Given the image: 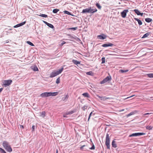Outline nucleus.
I'll list each match as a JSON object with an SVG mask.
<instances>
[{"instance_id": "nucleus-32", "label": "nucleus", "mask_w": 153, "mask_h": 153, "mask_svg": "<svg viewBox=\"0 0 153 153\" xmlns=\"http://www.w3.org/2000/svg\"><path fill=\"white\" fill-rule=\"evenodd\" d=\"M0 152L1 153H7L6 152L2 149L0 147Z\"/></svg>"}, {"instance_id": "nucleus-45", "label": "nucleus", "mask_w": 153, "mask_h": 153, "mask_svg": "<svg viewBox=\"0 0 153 153\" xmlns=\"http://www.w3.org/2000/svg\"><path fill=\"white\" fill-rule=\"evenodd\" d=\"M152 114V113H145V114H143V115L145 116L146 115H147L150 114Z\"/></svg>"}, {"instance_id": "nucleus-9", "label": "nucleus", "mask_w": 153, "mask_h": 153, "mask_svg": "<svg viewBox=\"0 0 153 153\" xmlns=\"http://www.w3.org/2000/svg\"><path fill=\"white\" fill-rule=\"evenodd\" d=\"M110 138L109 136V134L107 133L106 137V143H110Z\"/></svg>"}, {"instance_id": "nucleus-30", "label": "nucleus", "mask_w": 153, "mask_h": 153, "mask_svg": "<svg viewBox=\"0 0 153 153\" xmlns=\"http://www.w3.org/2000/svg\"><path fill=\"white\" fill-rule=\"evenodd\" d=\"M0 152L1 153H7L6 152L2 149L0 147Z\"/></svg>"}, {"instance_id": "nucleus-57", "label": "nucleus", "mask_w": 153, "mask_h": 153, "mask_svg": "<svg viewBox=\"0 0 153 153\" xmlns=\"http://www.w3.org/2000/svg\"><path fill=\"white\" fill-rule=\"evenodd\" d=\"M44 22L46 24V25H47V23H48V22H45V21H44Z\"/></svg>"}, {"instance_id": "nucleus-26", "label": "nucleus", "mask_w": 153, "mask_h": 153, "mask_svg": "<svg viewBox=\"0 0 153 153\" xmlns=\"http://www.w3.org/2000/svg\"><path fill=\"white\" fill-rule=\"evenodd\" d=\"M74 113V111H70L68 112L65 113V114H66V115H68V114H72Z\"/></svg>"}, {"instance_id": "nucleus-5", "label": "nucleus", "mask_w": 153, "mask_h": 153, "mask_svg": "<svg viewBox=\"0 0 153 153\" xmlns=\"http://www.w3.org/2000/svg\"><path fill=\"white\" fill-rule=\"evenodd\" d=\"M12 80L10 79L4 80L3 82V85L4 87L9 86L12 82Z\"/></svg>"}, {"instance_id": "nucleus-47", "label": "nucleus", "mask_w": 153, "mask_h": 153, "mask_svg": "<svg viewBox=\"0 0 153 153\" xmlns=\"http://www.w3.org/2000/svg\"><path fill=\"white\" fill-rule=\"evenodd\" d=\"M19 27V25H18V24H17L14 26V27H15V28H16V27Z\"/></svg>"}, {"instance_id": "nucleus-41", "label": "nucleus", "mask_w": 153, "mask_h": 153, "mask_svg": "<svg viewBox=\"0 0 153 153\" xmlns=\"http://www.w3.org/2000/svg\"><path fill=\"white\" fill-rule=\"evenodd\" d=\"M91 150L94 149L95 146L94 145L92 146V147L89 148Z\"/></svg>"}, {"instance_id": "nucleus-13", "label": "nucleus", "mask_w": 153, "mask_h": 153, "mask_svg": "<svg viewBox=\"0 0 153 153\" xmlns=\"http://www.w3.org/2000/svg\"><path fill=\"white\" fill-rule=\"evenodd\" d=\"M134 19L135 20L137 21L138 22V24L139 25H141L142 24V22L140 19L136 18H134Z\"/></svg>"}, {"instance_id": "nucleus-59", "label": "nucleus", "mask_w": 153, "mask_h": 153, "mask_svg": "<svg viewBox=\"0 0 153 153\" xmlns=\"http://www.w3.org/2000/svg\"><path fill=\"white\" fill-rule=\"evenodd\" d=\"M82 146V147H84L85 146V145H83Z\"/></svg>"}, {"instance_id": "nucleus-7", "label": "nucleus", "mask_w": 153, "mask_h": 153, "mask_svg": "<svg viewBox=\"0 0 153 153\" xmlns=\"http://www.w3.org/2000/svg\"><path fill=\"white\" fill-rule=\"evenodd\" d=\"M128 12V10H125L121 13V14L123 18H125L126 16V13Z\"/></svg>"}, {"instance_id": "nucleus-31", "label": "nucleus", "mask_w": 153, "mask_h": 153, "mask_svg": "<svg viewBox=\"0 0 153 153\" xmlns=\"http://www.w3.org/2000/svg\"><path fill=\"white\" fill-rule=\"evenodd\" d=\"M0 152L1 153H7L6 152L2 149L0 147Z\"/></svg>"}, {"instance_id": "nucleus-58", "label": "nucleus", "mask_w": 153, "mask_h": 153, "mask_svg": "<svg viewBox=\"0 0 153 153\" xmlns=\"http://www.w3.org/2000/svg\"><path fill=\"white\" fill-rule=\"evenodd\" d=\"M56 153H58V149H57L56 150Z\"/></svg>"}, {"instance_id": "nucleus-37", "label": "nucleus", "mask_w": 153, "mask_h": 153, "mask_svg": "<svg viewBox=\"0 0 153 153\" xmlns=\"http://www.w3.org/2000/svg\"><path fill=\"white\" fill-rule=\"evenodd\" d=\"M106 146H107V149H110V143H107L106 144Z\"/></svg>"}, {"instance_id": "nucleus-49", "label": "nucleus", "mask_w": 153, "mask_h": 153, "mask_svg": "<svg viewBox=\"0 0 153 153\" xmlns=\"http://www.w3.org/2000/svg\"><path fill=\"white\" fill-rule=\"evenodd\" d=\"M124 111V109H122L121 110H120L119 111V112H122V111Z\"/></svg>"}, {"instance_id": "nucleus-11", "label": "nucleus", "mask_w": 153, "mask_h": 153, "mask_svg": "<svg viewBox=\"0 0 153 153\" xmlns=\"http://www.w3.org/2000/svg\"><path fill=\"white\" fill-rule=\"evenodd\" d=\"M108 74V75L106 77V82L110 81L111 79V76L109 75V74Z\"/></svg>"}, {"instance_id": "nucleus-3", "label": "nucleus", "mask_w": 153, "mask_h": 153, "mask_svg": "<svg viewBox=\"0 0 153 153\" xmlns=\"http://www.w3.org/2000/svg\"><path fill=\"white\" fill-rule=\"evenodd\" d=\"M58 92H44L41 94V96L43 97H47L50 96H54L57 95Z\"/></svg>"}, {"instance_id": "nucleus-43", "label": "nucleus", "mask_w": 153, "mask_h": 153, "mask_svg": "<svg viewBox=\"0 0 153 153\" xmlns=\"http://www.w3.org/2000/svg\"><path fill=\"white\" fill-rule=\"evenodd\" d=\"M92 113H92V112H91L90 113V114L89 115V117H88V121H89V119H90V117H91V115H92Z\"/></svg>"}, {"instance_id": "nucleus-12", "label": "nucleus", "mask_w": 153, "mask_h": 153, "mask_svg": "<svg viewBox=\"0 0 153 153\" xmlns=\"http://www.w3.org/2000/svg\"><path fill=\"white\" fill-rule=\"evenodd\" d=\"M40 114V116L43 118H44L45 117L46 114L45 111H42Z\"/></svg>"}, {"instance_id": "nucleus-52", "label": "nucleus", "mask_w": 153, "mask_h": 153, "mask_svg": "<svg viewBox=\"0 0 153 153\" xmlns=\"http://www.w3.org/2000/svg\"><path fill=\"white\" fill-rule=\"evenodd\" d=\"M83 148V147H82V146L80 147V149L81 150H82Z\"/></svg>"}, {"instance_id": "nucleus-20", "label": "nucleus", "mask_w": 153, "mask_h": 153, "mask_svg": "<svg viewBox=\"0 0 153 153\" xmlns=\"http://www.w3.org/2000/svg\"><path fill=\"white\" fill-rule=\"evenodd\" d=\"M97 37L98 39H101V40L104 39L105 38V37H104L102 36H101V35L98 36H97Z\"/></svg>"}, {"instance_id": "nucleus-33", "label": "nucleus", "mask_w": 153, "mask_h": 153, "mask_svg": "<svg viewBox=\"0 0 153 153\" xmlns=\"http://www.w3.org/2000/svg\"><path fill=\"white\" fill-rule=\"evenodd\" d=\"M96 6L98 9H101V7L99 4L97 3L96 4Z\"/></svg>"}, {"instance_id": "nucleus-4", "label": "nucleus", "mask_w": 153, "mask_h": 153, "mask_svg": "<svg viewBox=\"0 0 153 153\" xmlns=\"http://www.w3.org/2000/svg\"><path fill=\"white\" fill-rule=\"evenodd\" d=\"M63 69L64 68L62 67L58 71H53L50 74V77L51 78H52L58 75L62 72Z\"/></svg>"}, {"instance_id": "nucleus-19", "label": "nucleus", "mask_w": 153, "mask_h": 153, "mask_svg": "<svg viewBox=\"0 0 153 153\" xmlns=\"http://www.w3.org/2000/svg\"><path fill=\"white\" fill-rule=\"evenodd\" d=\"M114 45L113 44L108 42L106 44V47L109 46H112Z\"/></svg>"}, {"instance_id": "nucleus-27", "label": "nucleus", "mask_w": 153, "mask_h": 153, "mask_svg": "<svg viewBox=\"0 0 153 153\" xmlns=\"http://www.w3.org/2000/svg\"><path fill=\"white\" fill-rule=\"evenodd\" d=\"M39 16H41V17H45V18H46V17H48V16L46 15H45V14H40V15H39Z\"/></svg>"}, {"instance_id": "nucleus-53", "label": "nucleus", "mask_w": 153, "mask_h": 153, "mask_svg": "<svg viewBox=\"0 0 153 153\" xmlns=\"http://www.w3.org/2000/svg\"><path fill=\"white\" fill-rule=\"evenodd\" d=\"M66 114L65 113V114H64L63 115V116L64 117H66Z\"/></svg>"}, {"instance_id": "nucleus-42", "label": "nucleus", "mask_w": 153, "mask_h": 153, "mask_svg": "<svg viewBox=\"0 0 153 153\" xmlns=\"http://www.w3.org/2000/svg\"><path fill=\"white\" fill-rule=\"evenodd\" d=\"M64 12H65V13H66V14H68V15H70L71 14H70V13L69 12H68V11H64Z\"/></svg>"}, {"instance_id": "nucleus-28", "label": "nucleus", "mask_w": 153, "mask_h": 153, "mask_svg": "<svg viewBox=\"0 0 153 153\" xmlns=\"http://www.w3.org/2000/svg\"><path fill=\"white\" fill-rule=\"evenodd\" d=\"M56 83L58 84L60 82V77H59L58 78H57L56 80Z\"/></svg>"}, {"instance_id": "nucleus-23", "label": "nucleus", "mask_w": 153, "mask_h": 153, "mask_svg": "<svg viewBox=\"0 0 153 153\" xmlns=\"http://www.w3.org/2000/svg\"><path fill=\"white\" fill-rule=\"evenodd\" d=\"M86 74L88 75L93 76L94 73L92 71H90L86 73Z\"/></svg>"}, {"instance_id": "nucleus-34", "label": "nucleus", "mask_w": 153, "mask_h": 153, "mask_svg": "<svg viewBox=\"0 0 153 153\" xmlns=\"http://www.w3.org/2000/svg\"><path fill=\"white\" fill-rule=\"evenodd\" d=\"M27 43L28 44L31 46H34L33 44L30 41H28L27 42Z\"/></svg>"}, {"instance_id": "nucleus-18", "label": "nucleus", "mask_w": 153, "mask_h": 153, "mask_svg": "<svg viewBox=\"0 0 153 153\" xmlns=\"http://www.w3.org/2000/svg\"><path fill=\"white\" fill-rule=\"evenodd\" d=\"M150 33L147 32L143 35L142 38H145L148 36L150 35Z\"/></svg>"}, {"instance_id": "nucleus-44", "label": "nucleus", "mask_w": 153, "mask_h": 153, "mask_svg": "<svg viewBox=\"0 0 153 153\" xmlns=\"http://www.w3.org/2000/svg\"><path fill=\"white\" fill-rule=\"evenodd\" d=\"M66 43V42L65 41H63L62 43L61 44V46H62L64 44Z\"/></svg>"}, {"instance_id": "nucleus-15", "label": "nucleus", "mask_w": 153, "mask_h": 153, "mask_svg": "<svg viewBox=\"0 0 153 153\" xmlns=\"http://www.w3.org/2000/svg\"><path fill=\"white\" fill-rule=\"evenodd\" d=\"M72 62L75 65H77L80 63V62L79 61L74 59H73L72 60Z\"/></svg>"}, {"instance_id": "nucleus-22", "label": "nucleus", "mask_w": 153, "mask_h": 153, "mask_svg": "<svg viewBox=\"0 0 153 153\" xmlns=\"http://www.w3.org/2000/svg\"><path fill=\"white\" fill-rule=\"evenodd\" d=\"M153 128V126H147L146 127V128L148 130H152Z\"/></svg>"}, {"instance_id": "nucleus-17", "label": "nucleus", "mask_w": 153, "mask_h": 153, "mask_svg": "<svg viewBox=\"0 0 153 153\" xmlns=\"http://www.w3.org/2000/svg\"><path fill=\"white\" fill-rule=\"evenodd\" d=\"M115 142L114 140H113L112 142V147L114 148H116L117 147V145L115 143Z\"/></svg>"}, {"instance_id": "nucleus-1", "label": "nucleus", "mask_w": 153, "mask_h": 153, "mask_svg": "<svg viewBox=\"0 0 153 153\" xmlns=\"http://www.w3.org/2000/svg\"><path fill=\"white\" fill-rule=\"evenodd\" d=\"M97 11V9L95 8L92 9L91 7H89L85 9H83L82 12V13H90L92 14Z\"/></svg>"}, {"instance_id": "nucleus-40", "label": "nucleus", "mask_w": 153, "mask_h": 153, "mask_svg": "<svg viewBox=\"0 0 153 153\" xmlns=\"http://www.w3.org/2000/svg\"><path fill=\"white\" fill-rule=\"evenodd\" d=\"M105 82V79H104L103 80L100 82L101 84H104Z\"/></svg>"}, {"instance_id": "nucleus-2", "label": "nucleus", "mask_w": 153, "mask_h": 153, "mask_svg": "<svg viewBox=\"0 0 153 153\" xmlns=\"http://www.w3.org/2000/svg\"><path fill=\"white\" fill-rule=\"evenodd\" d=\"M2 145L4 148L8 152H11L12 151V149L8 142L4 141L2 143Z\"/></svg>"}, {"instance_id": "nucleus-38", "label": "nucleus", "mask_w": 153, "mask_h": 153, "mask_svg": "<svg viewBox=\"0 0 153 153\" xmlns=\"http://www.w3.org/2000/svg\"><path fill=\"white\" fill-rule=\"evenodd\" d=\"M87 106H86L85 105V106H83L82 107V110L83 111H85L86 109H87Z\"/></svg>"}, {"instance_id": "nucleus-21", "label": "nucleus", "mask_w": 153, "mask_h": 153, "mask_svg": "<svg viewBox=\"0 0 153 153\" xmlns=\"http://www.w3.org/2000/svg\"><path fill=\"white\" fill-rule=\"evenodd\" d=\"M119 72L120 73H125V72H126L128 71V70H123L122 69H120L119 70Z\"/></svg>"}, {"instance_id": "nucleus-10", "label": "nucleus", "mask_w": 153, "mask_h": 153, "mask_svg": "<svg viewBox=\"0 0 153 153\" xmlns=\"http://www.w3.org/2000/svg\"><path fill=\"white\" fill-rule=\"evenodd\" d=\"M31 68L34 71H39L38 69L36 66H32Z\"/></svg>"}, {"instance_id": "nucleus-55", "label": "nucleus", "mask_w": 153, "mask_h": 153, "mask_svg": "<svg viewBox=\"0 0 153 153\" xmlns=\"http://www.w3.org/2000/svg\"><path fill=\"white\" fill-rule=\"evenodd\" d=\"M20 127L21 128H24V127H23V126H22V125H21L20 126Z\"/></svg>"}, {"instance_id": "nucleus-54", "label": "nucleus", "mask_w": 153, "mask_h": 153, "mask_svg": "<svg viewBox=\"0 0 153 153\" xmlns=\"http://www.w3.org/2000/svg\"><path fill=\"white\" fill-rule=\"evenodd\" d=\"M18 25H19V27H20V26H22V25L21 24V23H20V24H18Z\"/></svg>"}, {"instance_id": "nucleus-29", "label": "nucleus", "mask_w": 153, "mask_h": 153, "mask_svg": "<svg viewBox=\"0 0 153 153\" xmlns=\"http://www.w3.org/2000/svg\"><path fill=\"white\" fill-rule=\"evenodd\" d=\"M59 11V10L58 9H54L53 10V12L54 13H56Z\"/></svg>"}, {"instance_id": "nucleus-51", "label": "nucleus", "mask_w": 153, "mask_h": 153, "mask_svg": "<svg viewBox=\"0 0 153 153\" xmlns=\"http://www.w3.org/2000/svg\"><path fill=\"white\" fill-rule=\"evenodd\" d=\"M3 89V88H0V93L2 91Z\"/></svg>"}, {"instance_id": "nucleus-24", "label": "nucleus", "mask_w": 153, "mask_h": 153, "mask_svg": "<svg viewBox=\"0 0 153 153\" xmlns=\"http://www.w3.org/2000/svg\"><path fill=\"white\" fill-rule=\"evenodd\" d=\"M149 78H153V73H150L147 74L146 75Z\"/></svg>"}, {"instance_id": "nucleus-56", "label": "nucleus", "mask_w": 153, "mask_h": 153, "mask_svg": "<svg viewBox=\"0 0 153 153\" xmlns=\"http://www.w3.org/2000/svg\"><path fill=\"white\" fill-rule=\"evenodd\" d=\"M102 46L104 47H105V44H104L102 45Z\"/></svg>"}, {"instance_id": "nucleus-39", "label": "nucleus", "mask_w": 153, "mask_h": 153, "mask_svg": "<svg viewBox=\"0 0 153 153\" xmlns=\"http://www.w3.org/2000/svg\"><path fill=\"white\" fill-rule=\"evenodd\" d=\"M102 62L101 63L102 64L104 63L105 62V58L104 57L102 58Z\"/></svg>"}, {"instance_id": "nucleus-35", "label": "nucleus", "mask_w": 153, "mask_h": 153, "mask_svg": "<svg viewBox=\"0 0 153 153\" xmlns=\"http://www.w3.org/2000/svg\"><path fill=\"white\" fill-rule=\"evenodd\" d=\"M77 27H74L70 28H69V29H70V30H76L77 29Z\"/></svg>"}, {"instance_id": "nucleus-50", "label": "nucleus", "mask_w": 153, "mask_h": 153, "mask_svg": "<svg viewBox=\"0 0 153 153\" xmlns=\"http://www.w3.org/2000/svg\"><path fill=\"white\" fill-rule=\"evenodd\" d=\"M134 96H135V95H132V96H130V97H128L127 98V99H128V98H129L131 97H132Z\"/></svg>"}, {"instance_id": "nucleus-60", "label": "nucleus", "mask_w": 153, "mask_h": 153, "mask_svg": "<svg viewBox=\"0 0 153 153\" xmlns=\"http://www.w3.org/2000/svg\"><path fill=\"white\" fill-rule=\"evenodd\" d=\"M109 98L108 97H106L105 98V99L106 100L107 99H108Z\"/></svg>"}, {"instance_id": "nucleus-25", "label": "nucleus", "mask_w": 153, "mask_h": 153, "mask_svg": "<svg viewBox=\"0 0 153 153\" xmlns=\"http://www.w3.org/2000/svg\"><path fill=\"white\" fill-rule=\"evenodd\" d=\"M47 25L49 27L51 28H54L53 26L51 24L49 23H47Z\"/></svg>"}, {"instance_id": "nucleus-48", "label": "nucleus", "mask_w": 153, "mask_h": 153, "mask_svg": "<svg viewBox=\"0 0 153 153\" xmlns=\"http://www.w3.org/2000/svg\"><path fill=\"white\" fill-rule=\"evenodd\" d=\"M26 22L25 21V22H22V23H21V24L22 25H24V24H25V23H26Z\"/></svg>"}, {"instance_id": "nucleus-8", "label": "nucleus", "mask_w": 153, "mask_h": 153, "mask_svg": "<svg viewBox=\"0 0 153 153\" xmlns=\"http://www.w3.org/2000/svg\"><path fill=\"white\" fill-rule=\"evenodd\" d=\"M134 11L138 15H140L143 16V13H140V11L137 9H135L134 10Z\"/></svg>"}, {"instance_id": "nucleus-16", "label": "nucleus", "mask_w": 153, "mask_h": 153, "mask_svg": "<svg viewBox=\"0 0 153 153\" xmlns=\"http://www.w3.org/2000/svg\"><path fill=\"white\" fill-rule=\"evenodd\" d=\"M145 20L146 22L149 23L152 21V19L150 18H147L145 19Z\"/></svg>"}, {"instance_id": "nucleus-36", "label": "nucleus", "mask_w": 153, "mask_h": 153, "mask_svg": "<svg viewBox=\"0 0 153 153\" xmlns=\"http://www.w3.org/2000/svg\"><path fill=\"white\" fill-rule=\"evenodd\" d=\"M133 114H134V112H131L129 114L127 115V117H129V116H130L132 115H133Z\"/></svg>"}, {"instance_id": "nucleus-14", "label": "nucleus", "mask_w": 153, "mask_h": 153, "mask_svg": "<svg viewBox=\"0 0 153 153\" xmlns=\"http://www.w3.org/2000/svg\"><path fill=\"white\" fill-rule=\"evenodd\" d=\"M82 95L85 97L87 98L90 97V95L88 93H84L82 94Z\"/></svg>"}, {"instance_id": "nucleus-46", "label": "nucleus", "mask_w": 153, "mask_h": 153, "mask_svg": "<svg viewBox=\"0 0 153 153\" xmlns=\"http://www.w3.org/2000/svg\"><path fill=\"white\" fill-rule=\"evenodd\" d=\"M35 126H33L32 127V131H34V128H35Z\"/></svg>"}, {"instance_id": "nucleus-6", "label": "nucleus", "mask_w": 153, "mask_h": 153, "mask_svg": "<svg viewBox=\"0 0 153 153\" xmlns=\"http://www.w3.org/2000/svg\"><path fill=\"white\" fill-rule=\"evenodd\" d=\"M144 133H133L129 136V137H136L137 136H140L143 135L144 134Z\"/></svg>"}]
</instances>
